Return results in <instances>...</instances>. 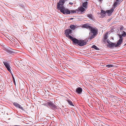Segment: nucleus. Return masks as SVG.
<instances>
[{"label": "nucleus", "instance_id": "nucleus-7", "mask_svg": "<svg viewBox=\"0 0 126 126\" xmlns=\"http://www.w3.org/2000/svg\"><path fill=\"white\" fill-rule=\"evenodd\" d=\"M3 63L7 70L11 74V68L10 65V64L8 63V62L4 61L3 62Z\"/></svg>", "mask_w": 126, "mask_h": 126}, {"label": "nucleus", "instance_id": "nucleus-22", "mask_svg": "<svg viewBox=\"0 0 126 126\" xmlns=\"http://www.w3.org/2000/svg\"><path fill=\"white\" fill-rule=\"evenodd\" d=\"M108 38V36L106 34L105 35L104 39V40H106V39H107Z\"/></svg>", "mask_w": 126, "mask_h": 126}, {"label": "nucleus", "instance_id": "nucleus-12", "mask_svg": "<svg viewBox=\"0 0 126 126\" xmlns=\"http://www.w3.org/2000/svg\"><path fill=\"white\" fill-rule=\"evenodd\" d=\"M123 42V40L119 39L118 41L117 44H116L115 47H117L119 46Z\"/></svg>", "mask_w": 126, "mask_h": 126}, {"label": "nucleus", "instance_id": "nucleus-14", "mask_svg": "<svg viewBox=\"0 0 126 126\" xmlns=\"http://www.w3.org/2000/svg\"><path fill=\"white\" fill-rule=\"evenodd\" d=\"M6 51L9 53H14L13 51V50L12 49L10 48L9 49H7Z\"/></svg>", "mask_w": 126, "mask_h": 126}, {"label": "nucleus", "instance_id": "nucleus-10", "mask_svg": "<svg viewBox=\"0 0 126 126\" xmlns=\"http://www.w3.org/2000/svg\"><path fill=\"white\" fill-rule=\"evenodd\" d=\"M82 88L80 87L77 88L76 89V92L79 94H81L82 92Z\"/></svg>", "mask_w": 126, "mask_h": 126}, {"label": "nucleus", "instance_id": "nucleus-18", "mask_svg": "<svg viewBox=\"0 0 126 126\" xmlns=\"http://www.w3.org/2000/svg\"><path fill=\"white\" fill-rule=\"evenodd\" d=\"M67 101L69 103V104L70 105L73 106L74 105L73 104L72 102L70 100H67Z\"/></svg>", "mask_w": 126, "mask_h": 126}, {"label": "nucleus", "instance_id": "nucleus-8", "mask_svg": "<svg viewBox=\"0 0 126 126\" xmlns=\"http://www.w3.org/2000/svg\"><path fill=\"white\" fill-rule=\"evenodd\" d=\"M13 104L16 108H17L19 109H21L22 110H24V109L18 103L16 102H14L13 103Z\"/></svg>", "mask_w": 126, "mask_h": 126}, {"label": "nucleus", "instance_id": "nucleus-13", "mask_svg": "<svg viewBox=\"0 0 126 126\" xmlns=\"http://www.w3.org/2000/svg\"><path fill=\"white\" fill-rule=\"evenodd\" d=\"M120 1H115L113 5V7L114 8H116L117 7V5L118 4L119 5L121 3Z\"/></svg>", "mask_w": 126, "mask_h": 126}, {"label": "nucleus", "instance_id": "nucleus-15", "mask_svg": "<svg viewBox=\"0 0 126 126\" xmlns=\"http://www.w3.org/2000/svg\"><path fill=\"white\" fill-rule=\"evenodd\" d=\"M76 26L74 25H71L70 26V28L72 30H74L76 28Z\"/></svg>", "mask_w": 126, "mask_h": 126}, {"label": "nucleus", "instance_id": "nucleus-28", "mask_svg": "<svg viewBox=\"0 0 126 126\" xmlns=\"http://www.w3.org/2000/svg\"><path fill=\"white\" fill-rule=\"evenodd\" d=\"M112 18H110V19H108L107 20L108 21V22H109L112 19Z\"/></svg>", "mask_w": 126, "mask_h": 126}, {"label": "nucleus", "instance_id": "nucleus-33", "mask_svg": "<svg viewBox=\"0 0 126 126\" xmlns=\"http://www.w3.org/2000/svg\"><path fill=\"white\" fill-rule=\"evenodd\" d=\"M24 16H23V18H26V17H25V18H24ZM27 18H28V17H27L26 18V19H27Z\"/></svg>", "mask_w": 126, "mask_h": 126}, {"label": "nucleus", "instance_id": "nucleus-32", "mask_svg": "<svg viewBox=\"0 0 126 126\" xmlns=\"http://www.w3.org/2000/svg\"><path fill=\"white\" fill-rule=\"evenodd\" d=\"M74 19V18H69V20H72V19Z\"/></svg>", "mask_w": 126, "mask_h": 126}, {"label": "nucleus", "instance_id": "nucleus-31", "mask_svg": "<svg viewBox=\"0 0 126 126\" xmlns=\"http://www.w3.org/2000/svg\"><path fill=\"white\" fill-rule=\"evenodd\" d=\"M69 4L71 5H72L73 4V3L71 2H70L69 3Z\"/></svg>", "mask_w": 126, "mask_h": 126}, {"label": "nucleus", "instance_id": "nucleus-38", "mask_svg": "<svg viewBox=\"0 0 126 126\" xmlns=\"http://www.w3.org/2000/svg\"><path fill=\"white\" fill-rule=\"evenodd\" d=\"M102 16V17H101L102 18H104V17H104V16Z\"/></svg>", "mask_w": 126, "mask_h": 126}, {"label": "nucleus", "instance_id": "nucleus-3", "mask_svg": "<svg viewBox=\"0 0 126 126\" xmlns=\"http://www.w3.org/2000/svg\"><path fill=\"white\" fill-rule=\"evenodd\" d=\"M90 32L89 33V39L92 40L97 35L98 31V29L96 28L92 27L90 28Z\"/></svg>", "mask_w": 126, "mask_h": 126}, {"label": "nucleus", "instance_id": "nucleus-25", "mask_svg": "<svg viewBox=\"0 0 126 126\" xmlns=\"http://www.w3.org/2000/svg\"><path fill=\"white\" fill-rule=\"evenodd\" d=\"M124 28L123 26L121 25L120 26V30H122Z\"/></svg>", "mask_w": 126, "mask_h": 126}, {"label": "nucleus", "instance_id": "nucleus-2", "mask_svg": "<svg viewBox=\"0 0 126 126\" xmlns=\"http://www.w3.org/2000/svg\"><path fill=\"white\" fill-rule=\"evenodd\" d=\"M61 10H60L61 12L66 15L69 14L72 15V14L75 13L82 14L84 13L85 11V9L82 7H79L75 10H70L63 7H61Z\"/></svg>", "mask_w": 126, "mask_h": 126}, {"label": "nucleus", "instance_id": "nucleus-35", "mask_svg": "<svg viewBox=\"0 0 126 126\" xmlns=\"http://www.w3.org/2000/svg\"><path fill=\"white\" fill-rule=\"evenodd\" d=\"M116 0L117 1H120L119 0Z\"/></svg>", "mask_w": 126, "mask_h": 126}, {"label": "nucleus", "instance_id": "nucleus-24", "mask_svg": "<svg viewBox=\"0 0 126 126\" xmlns=\"http://www.w3.org/2000/svg\"><path fill=\"white\" fill-rule=\"evenodd\" d=\"M107 42L108 43V44H109V43H110L111 42H110V40L109 39H107Z\"/></svg>", "mask_w": 126, "mask_h": 126}, {"label": "nucleus", "instance_id": "nucleus-36", "mask_svg": "<svg viewBox=\"0 0 126 126\" xmlns=\"http://www.w3.org/2000/svg\"><path fill=\"white\" fill-rule=\"evenodd\" d=\"M98 0L101 2L102 1V0Z\"/></svg>", "mask_w": 126, "mask_h": 126}, {"label": "nucleus", "instance_id": "nucleus-21", "mask_svg": "<svg viewBox=\"0 0 126 126\" xmlns=\"http://www.w3.org/2000/svg\"><path fill=\"white\" fill-rule=\"evenodd\" d=\"M118 35L119 36L120 39L119 40H123V37L122 36L120 35H119L118 34Z\"/></svg>", "mask_w": 126, "mask_h": 126}, {"label": "nucleus", "instance_id": "nucleus-9", "mask_svg": "<svg viewBox=\"0 0 126 126\" xmlns=\"http://www.w3.org/2000/svg\"><path fill=\"white\" fill-rule=\"evenodd\" d=\"M116 44L115 43H112L111 42L109 44L107 45L108 47H109L110 48H112L114 47H115Z\"/></svg>", "mask_w": 126, "mask_h": 126}, {"label": "nucleus", "instance_id": "nucleus-27", "mask_svg": "<svg viewBox=\"0 0 126 126\" xmlns=\"http://www.w3.org/2000/svg\"><path fill=\"white\" fill-rule=\"evenodd\" d=\"M88 17H89L90 18L92 19H93V17L94 16H88Z\"/></svg>", "mask_w": 126, "mask_h": 126}, {"label": "nucleus", "instance_id": "nucleus-11", "mask_svg": "<svg viewBox=\"0 0 126 126\" xmlns=\"http://www.w3.org/2000/svg\"><path fill=\"white\" fill-rule=\"evenodd\" d=\"M82 27L86 28L87 29H89V30L90 28H91V27L89 26L88 24H84L82 25Z\"/></svg>", "mask_w": 126, "mask_h": 126}, {"label": "nucleus", "instance_id": "nucleus-34", "mask_svg": "<svg viewBox=\"0 0 126 126\" xmlns=\"http://www.w3.org/2000/svg\"><path fill=\"white\" fill-rule=\"evenodd\" d=\"M13 82H14V84H15V85H16V82H15V81H13Z\"/></svg>", "mask_w": 126, "mask_h": 126}, {"label": "nucleus", "instance_id": "nucleus-5", "mask_svg": "<svg viewBox=\"0 0 126 126\" xmlns=\"http://www.w3.org/2000/svg\"><path fill=\"white\" fill-rule=\"evenodd\" d=\"M113 11L114 9L113 8H111L109 10H107L106 12L101 10V16H105L106 13L108 14V16H110L111 15V13L113 12Z\"/></svg>", "mask_w": 126, "mask_h": 126}, {"label": "nucleus", "instance_id": "nucleus-26", "mask_svg": "<svg viewBox=\"0 0 126 126\" xmlns=\"http://www.w3.org/2000/svg\"><path fill=\"white\" fill-rule=\"evenodd\" d=\"M12 78L13 79V81H15V78H14V77L13 75L12 74Z\"/></svg>", "mask_w": 126, "mask_h": 126}, {"label": "nucleus", "instance_id": "nucleus-4", "mask_svg": "<svg viewBox=\"0 0 126 126\" xmlns=\"http://www.w3.org/2000/svg\"><path fill=\"white\" fill-rule=\"evenodd\" d=\"M46 104H45V105L48 108L53 110H55L57 109V106L54 103L50 101H49L47 102Z\"/></svg>", "mask_w": 126, "mask_h": 126}, {"label": "nucleus", "instance_id": "nucleus-6", "mask_svg": "<svg viewBox=\"0 0 126 126\" xmlns=\"http://www.w3.org/2000/svg\"><path fill=\"white\" fill-rule=\"evenodd\" d=\"M65 1L64 0H60L59 2L57 3V8L59 10H61V7H64L63 5L65 3Z\"/></svg>", "mask_w": 126, "mask_h": 126}, {"label": "nucleus", "instance_id": "nucleus-39", "mask_svg": "<svg viewBox=\"0 0 126 126\" xmlns=\"http://www.w3.org/2000/svg\"><path fill=\"white\" fill-rule=\"evenodd\" d=\"M60 18H62V17H60Z\"/></svg>", "mask_w": 126, "mask_h": 126}, {"label": "nucleus", "instance_id": "nucleus-30", "mask_svg": "<svg viewBox=\"0 0 126 126\" xmlns=\"http://www.w3.org/2000/svg\"><path fill=\"white\" fill-rule=\"evenodd\" d=\"M120 35L122 37H124V35H123V33L122 34H121V35Z\"/></svg>", "mask_w": 126, "mask_h": 126}, {"label": "nucleus", "instance_id": "nucleus-40", "mask_svg": "<svg viewBox=\"0 0 126 126\" xmlns=\"http://www.w3.org/2000/svg\"><path fill=\"white\" fill-rule=\"evenodd\" d=\"M126 45V44L125 45Z\"/></svg>", "mask_w": 126, "mask_h": 126}, {"label": "nucleus", "instance_id": "nucleus-17", "mask_svg": "<svg viewBox=\"0 0 126 126\" xmlns=\"http://www.w3.org/2000/svg\"><path fill=\"white\" fill-rule=\"evenodd\" d=\"M92 48H94V49L97 50H99V49L95 45H93L92 47Z\"/></svg>", "mask_w": 126, "mask_h": 126}, {"label": "nucleus", "instance_id": "nucleus-37", "mask_svg": "<svg viewBox=\"0 0 126 126\" xmlns=\"http://www.w3.org/2000/svg\"><path fill=\"white\" fill-rule=\"evenodd\" d=\"M87 16H91V15H87Z\"/></svg>", "mask_w": 126, "mask_h": 126}, {"label": "nucleus", "instance_id": "nucleus-23", "mask_svg": "<svg viewBox=\"0 0 126 126\" xmlns=\"http://www.w3.org/2000/svg\"><path fill=\"white\" fill-rule=\"evenodd\" d=\"M123 34L124 35V37H125L126 36V32L124 31H123Z\"/></svg>", "mask_w": 126, "mask_h": 126}, {"label": "nucleus", "instance_id": "nucleus-19", "mask_svg": "<svg viewBox=\"0 0 126 126\" xmlns=\"http://www.w3.org/2000/svg\"><path fill=\"white\" fill-rule=\"evenodd\" d=\"M18 42H19V41L17 40H16V41H14V43L15 45L16 46H18Z\"/></svg>", "mask_w": 126, "mask_h": 126}, {"label": "nucleus", "instance_id": "nucleus-20", "mask_svg": "<svg viewBox=\"0 0 126 126\" xmlns=\"http://www.w3.org/2000/svg\"><path fill=\"white\" fill-rule=\"evenodd\" d=\"M106 66L108 68L112 67L113 66V65L108 64L106 65Z\"/></svg>", "mask_w": 126, "mask_h": 126}, {"label": "nucleus", "instance_id": "nucleus-41", "mask_svg": "<svg viewBox=\"0 0 126 126\" xmlns=\"http://www.w3.org/2000/svg\"><path fill=\"white\" fill-rule=\"evenodd\" d=\"M91 15V16H92L91 15Z\"/></svg>", "mask_w": 126, "mask_h": 126}, {"label": "nucleus", "instance_id": "nucleus-16", "mask_svg": "<svg viewBox=\"0 0 126 126\" xmlns=\"http://www.w3.org/2000/svg\"><path fill=\"white\" fill-rule=\"evenodd\" d=\"M88 5V2L86 1L84 2L82 4V6L84 7H86V6Z\"/></svg>", "mask_w": 126, "mask_h": 126}, {"label": "nucleus", "instance_id": "nucleus-29", "mask_svg": "<svg viewBox=\"0 0 126 126\" xmlns=\"http://www.w3.org/2000/svg\"><path fill=\"white\" fill-rule=\"evenodd\" d=\"M20 6L22 7H23L24 6V5H22V4H20V5H19Z\"/></svg>", "mask_w": 126, "mask_h": 126}, {"label": "nucleus", "instance_id": "nucleus-1", "mask_svg": "<svg viewBox=\"0 0 126 126\" xmlns=\"http://www.w3.org/2000/svg\"><path fill=\"white\" fill-rule=\"evenodd\" d=\"M72 32V31L69 29H67L65 31L64 34L66 37L71 40L72 42L73 45H78L81 47L87 44L88 40L86 39L84 40H78L75 38H73L69 34H71Z\"/></svg>", "mask_w": 126, "mask_h": 126}]
</instances>
